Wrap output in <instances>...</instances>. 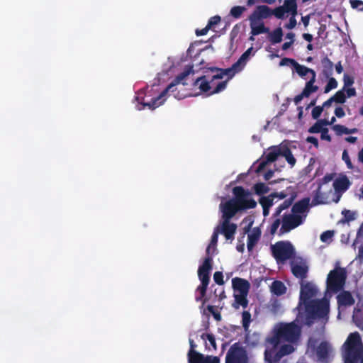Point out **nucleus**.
<instances>
[{
  "instance_id": "1",
  "label": "nucleus",
  "mask_w": 363,
  "mask_h": 363,
  "mask_svg": "<svg viewBox=\"0 0 363 363\" xmlns=\"http://www.w3.org/2000/svg\"><path fill=\"white\" fill-rule=\"evenodd\" d=\"M318 289L311 282L301 281V291L296 320L298 323L311 327L316 320L328 318L330 306L326 299H312Z\"/></svg>"
},
{
  "instance_id": "2",
  "label": "nucleus",
  "mask_w": 363,
  "mask_h": 363,
  "mask_svg": "<svg viewBox=\"0 0 363 363\" xmlns=\"http://www.w3.org/2000/svg\"><path fill=\"white\" fill-rule=\"evenodd\" d=\"M256 52L257 50H254L252 46L249 48L231 67L220 69L211 77L203 76L198 78L194 82L195 88L200 91H222L226 88L228 81L245 68Z\"/></svg>"
},
{
  "instance_id": "3",
  "label": "nucleus",
  "mask_w": 363,
  "mask_h": 363,
  "mask_svg": "<svg viewBox=\"0 0 363 363\" xmlns=\"http://www.w3.org/2000/svg\"><path fill=\"white\" fill-rule=\"evenodd\" d=\"M306 218V214L298 215L285 213L281 218L279 217L274 218L267 230L271 235H274L277 233L279 236H281L303 224Z\"/></svg>"
},
{
  "instance_id": "4",
  "label": "nucleus",
  "mask_w": 363,
  "mask_h": 363,
  "mask_svg": "<svg viewBox=\"0 0 363 363\" xmlns=\"http://www.w3.org/2000/svg\"><path fill=\"white\" fill-rule=\"evenodd\" d=\"M296 320L289 323H281L274 335L269 339L272 345L279 346L282 342L296 343L300 338L301 329Z\"/></svg>"
},
{
  "instance_id": "5",
  "label": "nucleus",
  "mask_w": 363,
  "mask_h": 363,
  "mask_svg": "<svg viewBox=\"0 0 363 363\" xmlns=\"http://www.w3.org/2000/svg\"><path fill=\"white\" fill-rule=\"evenodd\" d=\"M343 347L345 363H363V344L358 332L349 335Z\"/></svg>"
},
{
  "instance_id": "6",
  "label": "nucleus",
  "mask_w": 363,
  "mask_h": 363,
  "mask_svg": "<svg viewBox=\"0 0 363 363\" xmlns=\"http://www.w3.org/2000/svg\"><path fill=\"white\" fill-rule=\"evenodd\" d=\"M271 252L277 263L284 264L296 255L295 248L289 241H278L271 245Z\"/></svg>"
},
{
  "instance_id": "7",
  "label": "nucleus",
  "mask_w": 363,
  "mask_h": 363,
  "mask_svg": "<svg viewBox=\"0 0 363 363\" xmlns=\"http://www.w3.org/2000/svg\"><path fill=\"white\" fill-rule=\"evenodd\" d=\"M270 14L269 9L267 6H259L257 7L250 16L251 34H252V35H257L267 32L262 20L267 18Z\"/></svg>"
},
{
  "instance_id": "8",
  "label": "nucleus",
  "mask_w": 363,
  "mask_h": 363,
  "mask_svg": "<svg viewBox=\"0 0 363 363\" xmlns=\"http://www.w3.org/2000/svg\"><path fill=\"white\" fill-rule=\"evenodd\" d=\"M347 279V271L345 268L337 267L331 270L327 277V289L337 293L341 291Z\"/></svg>"
},
{
  "instance_id": "9",
  "label": "nucleus",
  "mask_w": 363,
  "mask_h": 363,
  "mask_svg": "<svg viewBox=\"0 0 363 363\" xmlns=\"http://www.w3.org/2000/svg\"><path fill=\"white\" fill-rule=\"evenodd\" d=\"M234 198L232 199L238 207L242 211L252 209L256 207L257 202L252 197V193L241 186L233 189Z\"/></svg>"
},
{
  "instance_id": "10",
  "label": "nucleus",
  "mask_w": 363,
  "mask_h": 363,
  "mask_svg": "<svg viewBox=\"0 0 363 363\" xmlns=\"http://www.w3.org/2000/svg\"><path fill=\"white\" fill-rule=\"evenodd\" d=\"M225 363H248L246 350L239 343L233 344L226 354Z\"/></svg>"
},
{
  "instance_id": "11",
  "label": "nucleus",
  "mask_w": 363,
  "mask_h": 363,
  "mask_svg": "<svg viewBox=\"0 0 363 363\" xmlns=\"http://www.w3.org/2000/svg\"><path fill=\"white\" fill-rule=\"evenodd\" d=\"M294 71L301 77L308 80L303 91H316L317 87L313 86L315 79V72L313 69L297 63L294 67Z\"/></svg>"
},
{
  "instance_id": "12",
  "label": "nucleus",
  "mask_w": 363,
  "mask_h": 363,
  "mask_svg": "<svg viewBox=\"0 0 363 363\" xmlns=\"http://www.w3.org/2000/svg\"><path fill=\"white\" fill-rule=\"evenodd\" d=\"M213 257H206L204 261L198 269V277L201 281V284H209L210 281V272L212 269Z\"/></svg>"
},
{
  "instance_id": "13",
  "label": "nucleus",
  "mask_w": 363,
  "mask_h": 363,
  "mask_svg": "<svg viewBox=\"0 0 363 363\" xmlns=\"http://www.w3.org/2000/svg\"><path fill=\"white\" fill-rule=\"evenodd\" d=\"M220 208L222 212V218L223 220L230 219L241 210L238 207L233 199H230L225 203L220 204Z\"/></svg>"
},
{
  "instance_id": "14",
  "label": "nucleus",
  "mask_w": 363,
  "mask_h": 363,
  "mask_svg": "<svg viewBox=\"0 0 363 363\" xmlns=\"http://www.w3.org/2000/svg\"><path fill=\"white\" fill-rule=\"evenodd\" d=\"M291 269L293 275L298 279H300L301 281L307 277L308 267L305 262H301L300 264L295 263L294 261H291Z\"/></svg>"
},
{
  "instance_id": "15",
  "label": "nucleus",
  "mask_w": 363,
  "mask_h": 363,
  "mask_svg": "<svg viewBox=\"0 0 363 363\" xmlns=\"http://www.w3.org/2000/svg\"><path fill=\"white\" fill-rule=\"evenodd\" d=\"M237 230V225L230 223L228 220H223L220 228V233L223 234L226 240H233Z\"/></svg>"
},
{
  "instance_id": "16",
  "label": "nucleus",
  "mask_w": 363,
  "mask_h": 363,
  "mask_svg": "<svg viewBox=\"0 0 363 363\" xmlns=\"http://www.w3.org/2000/svg\"><path fill=\"white\" fill-rule=\"evenodd\" d=\"M309 205H310V198L306 197L300 201L296 202L292 208H291V212L294 214H303L308 211L309 209Z\"/></svg>"
},
{
  "instance_id": "17",
  "label": "nucleus",
  "mask_w": 363,
  "mask_h": 363,
  "mask_svg": "<svg viewBox=\"0 0 363 363\" xmlns=\"http://www.w3.org/2000/svg\"><path fill=\"white\" fill-rule=\"evenodd\" d=\"M233 288L235 291L242 294H248L250 284L246 279L235 277L232 279Z\"/></svg>"
},
{
  "instance_id": "18",
  "label": "nucleus",
  "mask_w": 363,
  "mask_h": 363,
  "mask_svg": "<svg viewBox=\"0 0 363 363\" xmlns=\"http://www.w3.org/2000/svg\"><path fill=\"white\" fill-rule=\"evenodd\" d=\"M282 357L278 346L272 345V348L267 349L264 352V358L269 363H278Z\"/></svg>"
},
{
  "instance_id": "19",
  "label": "nucleus",
  "mask_w": 363,
  "mask_h": 363,
  "mask_svg": "<svg viewBox=\"0 0 363 363\" xmlns=\"http://www.w3.org/2000/svg\"><path fill=\"white\" fill-rule=\"evenodd\" d=\"M347 93V95L345 94V92H336L335 94L331 97L330 99H329L328 100H327L326 101H325L323 103V106L325 107H328V106H330L332 104V102L335 101L336 103H339V104H342L346 100V98L348 97H351V96H356V93L357 92H346Z\"/></svg>"
},
{
  "instance_id": "20",
  "label": "nucleus",
  "mask_w": 363,
  "mask_h": 363,
  "mask_svg": "<svg viewBox=\"0 0 363 363\" xmlns=\"http://www.w3.org/2000/svg\"><path fill=\"white\" fill-rule=\"evenodd\" d=\"M193 74V69L191 67H186L182 73H181L175 79H174L167 86V90L172 89L174 86L177 84H186V78L191 74Z\"/></svg>"
},
{
  "instance_id": "21",
  "label": "nucleus",
  "mask_w": 363,
  "mask_h": 363,
  "mask_svg": "<svg viewBox=\"0 0 363 363\" xmlns=\"http://www.w3.org/2000/svg\"><path fill=\"white\" fill-rule=\"evenodd\" d=\"M213 356L205 357L203 354L199 352H188V361L189 363H208Z\"/></svg>"
},
{
  "instance_id": "22",
  "label": "nucleus",
  "mask_w": 363,
  "mask_h": 363,
  "mask_svg": "<svg viewBox=\"0 0 363 363\" xmlns=\"http://www.w3.org/2000/svg\"><path fill=\"white\" fill-rule=\"evenodd\" d=\"M337 300L338 305L343 306H352L355 302L354 298L348 291L340 292L337 296Z\"/></svg>"
},
{
  "instance_id": "23",
  "label": "nucleus",
  "mask_w": 363,
  "mask_h": 363,
  "mask_svg": "<svg viewBox=\"0 0 363 363\" xmlns=\"http://www.w3.org/2000/svg\"><path fill=\"white\" fill-rule=\"evenodd\" d=\"M261 236V230L259 228H253L252 233L248 234L247 247L248 251L252 250L255 245L258 242Z\"/></svg>"
},
{
  "instance_id": "24",
  "label": "nucleus",
  "mask_w": 363,
  "mask_h": 363,
  "mask_svg": "<svg viewBox=\"0 0 363 363\" xmlns=\"http://www.w3.org/2000/svg\"><path fill=\"white\" fill-rule=\"evenodd\" d=\"M350 182L346 176L336 179L333 182V187L336 193L345 191L350 186Z\"/></svg>"
},
{
  "instance_id": "25",
  "label": "nucleus",
  "mask_w": 363,
  "mask_h": 363,
  "mask_svg": "<svg viewBox=\"0 0 363 363\" xmlns=\"http://www.w3.org/2000/svg\"><path fill=\"white\" fill-rule=\"evenodd\" d=\"M286 286L279 280H274L270 286V291L277 296H280L286 294Z\"/></svg>"
},
{
  "instance_id": "26",
  "label": "nucleus",
  "mask_w": 363,
  "mask_h": 363,
  "mask_svg": "<svg viewBox=\"0 0 363 363\" xmlns=\"http://www.w3.org/2000/svg\"><path fill=\"white\" fill-rule=\"evenodd\" d=\"M282 147L273 146L269 148L268 152L266 154L265 159L269 162H275L279 156H281Z\"/></svg>"
},
{
  "instance_id": "27",
  "label": "nucleus",
  "mask_w": 363,
  "mask_h": 363,
  "mask_svg": "<svg viewBox=\"0 0 363 363\" xmlns=\"http://www.w3.org/2000/svg\"><path fill=\"white\" fill-rule=\"evenodd\" d=\"M219 233H220V227L218 226L215 228V230L212 234V236H211V242L206 248V257L212 256V255L211 254V250H213V252L216 250V247L218 243Z\"/></svg>"
},
{
  "instance_id": "28",
  "label": "nucleus",
  "mask_w": 363,
  "mask_h": 363,
  "mask_svg": "<svg viewBox=\"0 0 363 363\" xmlns=\"http://www.w3.org/2000/svg\"><path fill=\"white\" fill-rule=\"evenodd\" d=\"M167 93L168 92L162 91V92H160V94L159 96L152 97L150 101H143L142 102L143 107L147 106L149 108H151V109H154L156 107H158L159 106H160L162 104V101H160V99L162 98H163L164 96H165Z\"/></svg>"
},
{
  "instance_id": "29",
  "label": "nucleus",
  "mask_w": 363,
  "mask_h": 363,
  "mask_svg": "<svg viewBox=\"0 0 363 363\" xmlns=\"http://www.w3.org/2000/svg\"><path fill=\"white\" fill-rule=\"evenodd\" d=\"M316 354L319 359L325 360L328 358L329 356V346L328 342H322L318 346L316 350Z\"/></svg>"
},
{
  "instance_id": "30",
  "label": "nucleus",
  "mask_w": 363,
  "mask_h": 363,
  "mask_svg": "<svg viewBox=\"0 0 363 363\" xmlns=\"http://www.w3.org/2000/svg\"><path fill=\"white\" fill-rule=\"evenodd\" d=\"M294 197L291 196L287 199H285L276 209L274 213L272 214V218H278L281 213L285 210L289 208L294 201Z\"/></svg>"
},
{
  "instance_id": "31",
  "label": "nucleus",
  "mask_w": 363,
  "mask_h": 363,
  "mask_svg": "<svg viewBox=\"0 0 363 363\" xmlns=\"http://www.w3.org/2000/svg\"><path fill=\"white\" fill-rule=\"evenodd\" d=\"M208 285L201 284L196 288V292L199 294V295L196 296L195 300L196 302H201L202 305H204L207 301L206 296V291Z\"/></svg>"
},
{
  "instance_id": "32",
  "label": "nucleus",
  "mask_w": 363,
  "mask_h": 363,
  "mask_svg": "<svg viewBox=\"0 0 363 363\" xmlns=\"http://www.w3.org/2000/svg\"><path fill=\"white\" fill-rule=\"evenodd\" d=\"M330 123L326 120H319L315 122L311 127L309 128L308 132L310 133H321L322 130L325 128L323 125H327Z\"/></svg>"
},
{
  "instance_id": "33",
  "label": "nucleus",
  "mask_w": 363,
  "mask_h": 363,
  "mask_svg": "<svg viewBox=\"0 0 363 363\" xmlns=\"http://www.w3.org/2000/svg\"><path fill=\"white\" fill-rule=\"evenodd\" d=\"M325 203L324 196L321 192L320 186H318L317 189L314 191L312 199V206H317L319 204Z\"/></svg>"
},
{
  "instance_id": "34",
  "label": "nucleus",
  "mask_w": 363,
  "mask_h": 363,
  "mask_svg": "<svg viewBox=\"0 0 363 363\" xmlns=\"http://www.w3.org/2000/svg\"><path fill=\"white\" fill-rule=\"evenodd\" d=\"M281 156H283L286 159L287 162L291 167H293L296 162V160L293 155L291 150L287 147H282Z\"/></svg>"
},
{
  "instance_id": "35",
  "label": "nucleus",
  "mask_w": 363,
  "mask_h": 363,
  "mask_svg": "<svg viewBox=\"0 0 363 363\" xmlns=\"http://www.w3.org/2000/svg\"><path fill=\"white\" fill-rule=\"evenodd\" d=\"M287 13L296 16V0H286L282 6Z\"/></svg>"
},
{
  "instance_id": "36",
  "label": "nucleus",
  "mask_w": 363,
  "mask_h": 363,
  "mask_svg": "<svg viewBox=\"0 0 363 363\" xmlns=\"http://www.w3.org/2000/svg\"><path fill=\"white\" fill-rule=\"evenodd\" d=\"M274 196H276V194H269L267 196H262L259 200L262 207L270 208V207L274 204Z\"/></svg>"
},
{
  "instance_id": "37",
  "label": "nucleus",
  "mask_w": 363,
  "mask_h": 363,
  "mask_svg": "<svg viewBox=\"0 0 363 363\" xmlns=\"http://www.w3.org/2000/svg\"><path fill=\"white\" fill-rule=\"evenodd\" d=\"M253 189L257 195L261 196L267 194L269 191V188L264 183L259 182L253 186Z\"/></svg>"
},
{
  "instance_id": "38",
  "label": "nucleus",
  "mask_w": 363,
  "mask_h": 363,
  "mask_svg": "<svg viewBox=\"0 0 363 363\" xmlns=\"http://www.w3.org/2000/svg\"><path fill=\"white\" fill-rule=\"evenodd\" d=\"M283 32L281 28H278L272 31L269 35L271 42L273 43H280L282 40Z\"/></svg>"
},
{
  "instance_id": "39",
  "label": "nucleus",
  "mask_w": 363,
  "mask_h": 363,
  "mask_svg": "<svg viewBox=\"0 0 363 363\" xmlns=\"http://www.w3.org/2000/svg\"><path fill=\"white\" fill-rule=\"evenodd\" d=\"M247 294H235V300L236 303L241 306H242L244 308H246L248 305V301L247 299Z\"/></svg>"
},
{
  "instance_id": "40",
  "label": "nucleus",
  "mask_w": 363,
  "mask_h": 363,
  "mask_svg": "<svg viewBox=\"0 0 363 363\" xmlns=\"http://www.w3.org/2000/svg\"><path fill=\"white\" fill-rule=\"evenodd\" d=\"M251 322V314L249 311H243L242 314V327L245 331L248 330Z\"/></svg>"
},
{
  "instance_id": "41",
  "label": "nucleus",
  "mask_w": 363,
  "mask_h": 363,
  "mask_svg": "<svg viewBox=\"0 0 363 363\" xmlns=\"http://www.w3.org/2000/svg\"><path fill=\"white\" fill-rule=\"evenodd\" d=\"M216 92H214V91H212V92H200V94H203L204 96L207 97V96H211V94H216ZM181 93L180 92H177V94L176 95H174V98L176 99H184V98H186V97H191V96H197L199 95V93H196V94H180Z\"/></svg>"
},
{
  "instance_id": "42",
  "label": "nucleus",
  "mask_w": 363,
  "mask_h": 363,
  "mask_svg": "<svg viewBox=\"0 0 363 363\" xmlns=\"http://www.w3.org/2000/svg\"><path fill=\"white\" fill-rule=\"evenodd\" d=\"M201 337L204 341L208 340L209 342V345H211L212 349H213L215 350L217 349L216 343V338L213 334L203 333L201 335Z\"/></svg>"
},
{
  "instance_id": "43",
  "label": "nucleus",
  "mask_w": 363,
  "mask_h": 363,
  "mask_svg": "<svg viewBox=\"0 0 363 363\" xmlns=\"http://www.w3.org/2000/svg\"><path fill=\"white\" fill-rule=\"evenodd\" d=\"M279 352L282 355V357H284L286 355H288L291 353H292L294 351V347L293 345L289 344H284L282 345L279 348Z\"/></svg>"
},
{
  "instance_id": "44",
  "label": "nucleus",
  "mask_w": 363,
  "mask_h": 363,
  "mask_svg": "<svg viewBox=\"0 0 363 363\" xmlns=\"http://www.w3.org/2000/svg\"><path fill=\"white\" fill-rule=\"evenodd\" d=\"M245 11V8L242 6H234L230 9V15L234 18H239Z\"/></svg>"
},
{
  "instance_id": "45",
  "label": "nucleus",
  "mask_w": 363,
  "mask_h": 363,
  "mask_svg": "<svg viewBox=\"0 0 363 363\" xmlns=\"http://www.w3.org/2000/svg\"><path fill=\"white\" fill-rule=\"evenodd\" d=\"M332 128L337 135H342V134H347L348 128H347L342 125L336 124V125H334Z\"/></svg>"
},
{
  "instance_id": "46",
  "label": "nucleus",
  "mask_w": 363,
  "mask_h": 363,
  "mask_svg": "<svg viewBox=\"0 0 363 363\" xmlns=\"http://www.w3.org/2000/svg\"><path fill=\"white\" fill-rule=\"evenodd\" d=\"M334 235V231L326 230L320 235V240L323 242H328L332 240Z\"/></svg>"
},
{
  "instance_id": "47",
  "label": "nucleus",
  "mask_w": 363,
  "mask_h": 363,
  "mask_svg": "<svg viewBox=\"0 0 363 363\" xmlns=\"http://www.w3.org/2000/svg\"><path fill=\"white\" fill-rule=\"evenodd\" d=\"M342 159L346 163L348 169H353L354 167L346 150H345L342 152Z\"/></svg>"
},
{
  "instance_id": "48",
  "label": "nucleus",
  "mask_w": 363,
  "mask_h": 363,
  "mask_svg": "<svg viewBox=\"0 0 363 363\" xmlns=\"http://www.w3.org/2000/svg\"><path fill=\"white\" fill-rule=\"evenodd\" d=\"M334 174H325L318 182V186L322 187L323 184H328L332 180H333Z\"/></svg>"
},
{
  "instance_id": "49",
  "label": "nucleus",
  "mask_w": 363,
  "mask_h": 363,
  "mask_svg": "<svg viewBox=\"0 0 363 363\" xmlns=\"http://www.w3.org/2000/svg\"><path fill=\"white\" fill-rule=\"evenodd\" d=\"M213 279L218 285H223L224 284L223 275L221 272H216L213 274Z\"/></svg>"
},
{
  "instance_id": "50",
  "label": "nucleus",
  "mask_w": 363,
  "mask_h": 363,
  "mask_svg": "<svg viewBox=\"0 0 363 363\" xmlns=\"http://www.w3.org/2000/svg\"><path fill=\"white\" fill-rule=\"evenodd\" d=\"M296 64H297V62L294 60L289 59V58H284L280 62L279 65L280 66L292 65L294 68L296 67Z\"/></svg>"
},
{
  "instance_id": "51",
  "label": "nucleus",
  "mask_w": 363,
  "mask_h": 363,
  "mask_svg": "<svg viewBox=\"0 0 363 363\" xmlns=\"http://www.w3.org/2000/svg\"><path fill=\"white\" fill-rule=\"evenodd\" d=\"M350 4L353 9L363 11V1L360 0H350Z\"/></svg>"
},
{
  "instance_id": "52",
  "label": "nucleus",
  "mask_w": 363,
  "mask_h": 363,
  "mask_svg": "<svg viewBox=\"0 0 363 363\" xmlns=\"http://www.w3.org/2000/svg\"><path fill=\"white\" fill-rule=\"evenodd\" d=\"M337 82L334 78H330L326 85L325 91H330L337 88Z\"/></svg>"
},
{
  "instance_id": "53",
  "label": "nucleus",
  "mask_w": 363,
  "mask_h": 363,
  "mask_svg": "<svg viewBox=\"0 0 363 363\" xmlns=\"http://www.w3.org/2000/svg\"><path fill=\"white\" fill-rule=\"evenodd\" d=\"M286 13H287L283 6L279 7L274 11V15L278 18H284Z\"/></svg>"
},
{
  "instance_id": "54",
  "label": "nucleus",
  "mask_w": 363,
  "mask_h": 363,
  "mask_svg": "<svg viewBox=\"0 0 363 363\" xmlns=\"http://www.w3.org/2000/svg\"><path fill=\"white\" fill-rule=\"evenodd\" d=\"M220 21V17L218 16H215L209 20L207 26H208V28L210 29H212L213 28V26L217 25Z\"/></svg>"
},
{
  "instance_id": "55",
  "label": "nucleus",
  "mask_w": 363,
  "mask_h": 363,
  "mask_svg": "<svg viewBox=\"0 0 363 363\" xmlns=\"http://www.w3.org/2000/svg\"><path fill=\"white\" fill-rule=\"evenodd\" d=\"M323 112V107L315 106L312 110V116L314 119H317L320 117Z\"/></svg>"
},
{
  "instance_id": "56",
  "label": "nucleus",
  "mask_w": 363,
  "mask_h": 363,
  "mask_svg": "<svg viewBox=\"0 0 363 363\" xmlns=\"http://www.w3.org/2000/svg\"><path fill=\"white\" fill-rule=\"evenodd\" d=\"M268 163H269V162L266 159H265V160H262V161L259 163V164H258V166H257V169H256V170H255V172H256L257 174H259V173H260L261 172H262V171L264 170V169L266 167V166H267V164Z\"/></svg>"
},
{
  "instance_id": "57",
  "label": "nucleus",
  "mask_w": 363,
  "mask_h": 363,
  "mask_svg": "<svg viewBox=\"0 0 363 363\" xmlns=\"http://www.w3.org/2000/svg\"><path fill=\"white\" fill-rule=\"evenodd\" d=\"M320 133L321 140H327L328 142L331 141L332 138L331 136L328 134V129L327 128H324Z\"/></svg>"
},
{
  "instance_id": "58",
  "label": "nucleus",
  "mask_w": 363,
  "mask_h": 363,
  "mask_svg": "<svg viewBox=\"0 0 363 363\" xmlns=\"http://www.w3.org/2000/svg\"><path fill=\"white\" fill-rule=\"evenodd\" d=\"M311 93L312 92H301V94L296 96L294 98V102L296 103V104H298L304 97H309Z\"/></svg>"
},
{
  "instance_id": "59",
  "label": "nucleus",
  "mask_w": 363,
  "mask_h": 363,
  "mask_svg": "<svg viewBox=\"0 0 363 363\" xmlns=\"http://www.w3.org/2000/svg\"><path fill=\"white\" fill-rule=\"evenodd\" d=\"M342 214L347 221L353 220L354 219V213L350 210H345L342 211Z\"/></svg>"
},
{
  "instance_id": "60",
  "label": "nucleus",
  "mask_w": 363,
  "mask_h": 363,
  "mask_svg": "<svg viewBox=\"0 0 363 363\" xmlns=\"http://www.w3.org/2000/svg\"><path fill=\"white\" fill-rule=\"evenodd\" d=\"M296 25V21L295 18V16L291 15L289 23L286 25V27L289 29L294 28Z\"/></svg>"
},
{
  "instance_id": "61",
  "label": "nucleus",
  "mask_w": 363,
  "mask_h": 363,
  "mask_svg": "<svg viewBox=\"0 0 363 363\" xmlns=\"http://www.w3.org/2000/svg\"><path fill=\"white\" fill-rule=\"evenodd\" d=\"M306 142L312 143L316 148H318L319 146L318 139L313 136L307 137Z\"/></svg>"
},
{
  "instance_id": "62",
  "label": "nucleus",
  "mask_w": 363,
  "mask_h": 363,
  "mask_svg": "<svg viewBox=\"0 0 363 363\" xmlns=\"http://www.w3.org/2000/svg\"><path fill=\"white\" fill-rule=\"evenodd\" d=\"M207 309L210 313H211L213 315L214 318L216 320H220V315L219 313H215L214 307L213 306H208Z\"/></svg>"
},
{
  "instance_id": "63",
  "label": "nucleus",
  "mask_w": 363,
  "mask_h": 363,
  "mask_svg": "<svg viewBox=\"0 0 363 363\" xmlns=\"http://www.w3.org/2000/svg\"><path fill=\"white\" fill-rule=\"evenodd\" d=\"M335 114L338 118H342L345 116V111L342 108L337 107L335 110Z\"/></svg>"
},
{
  "instance_id": "64",
  "label": "nucleus",
  "mask_w": 363,
  "mask_h": 363,
  "mask_svg": "<svg viewBox=\"0 0 363 363\" xmlns=\"http://www.w3.org/2000/svg\"><path fill=\"white\" fill-rule=\"evenodd\" d=\"M210 30V28H208V26H206L203 29H201V30H196V33L198 36H200V35H206L208 31Z\"/></svg>"
}]
</instances>
